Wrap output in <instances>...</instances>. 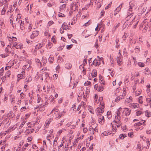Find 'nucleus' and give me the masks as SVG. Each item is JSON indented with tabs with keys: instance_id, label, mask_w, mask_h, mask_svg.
I'll list each match as a JSON object with an SVG mask.
<instances>
[{
	"instance_id": "nucleus-1",
	"label": "nucleus",
	"mask_w": 151,
	"mask_h": 151,
	"mask_svg": "<svg viewBox=\"0 0 151 151\" xmlns=\"http://www.w3.org/2000/svg\"><path fill=\"white\" fill-rule=\"evenodd\" d=\"M53 113H54L53 116L56 120L60 119L62 116H63V114H60L59 110L56 108H55L52 109L50 114H52Z\"/></svg>"
},
{
	"instance_id": "nucleus-2",
	"label": "nucleus",
	"mask_w": 151,
	"mask_h": 151,
	"mask_svg": "<svg viewBox=\"0 0 151 151\" xmlns=\"http://www.w3.org/2000/svg\"><path fill=\"white\" fill-rule=\"evenodd\" d=\"M104 105H101V107L100 108L98 107L96 110V111L97 114V115H101V113L102 114L104 111Z\"/></svg>"
},
{
	"instance_id": "nucleus-3",
	"label": "nucleus",
	"mask_w": 151,
	"mask_h": 151,
	"mask_svg": "<svg viewBox=\"0 0 151 151\" xmlns=\"http://www.w3.org/2000/svg\"><path fill=\"white\" fill-rule=\"evenodd\" d=\"M78 2H73L71 4V9L73 11H74L78 9Z\"/></svg>"
},
{
	"instance_id": "nucleus-4",
	"label": "nucleus",
	"mask_w": 151,
	"mask_h": 151,
	"mask_svg": "<svg viewBox=\"0 0 151 151\" xmlns=\"http://www.w3.org/2000/svg\"><path fill=\"white\" fill-rule=\"evenodd\" d=\"M124 110L123 111V112H124L125 115L126 116H129L131 112V110L127 108H124Z\"/></svg>"
},
{
	"instance_id": "nucleus-5",
	"label": "nucleus",
	"mask_w": 151,
	"mask_h": 151,
	"mask_svg": "<svg viewBox=\"0 0 151 151\" xmlns=\"http://www.w3.org/2000/svg\"><path fill=\"white\" fill-rule=\"evenodd\" d=\"M39 32L37 31H34L33 32L32 34L30 36V38L33 39L35 37H37L38 35Z\"/></svg>"
},
{
	"instance_id": "nucleus-6",
	"label": "nucleus",
	"mask_w": 151,
	"mask_h": 151,
	"mask_svg": "<svg viewBox=\"0 0 151 151\" xmlns=\"http://www.w3.org/2000/svg\"><path fill=\"white\" fill-rule=\"evenodd\" d=\"M129 8L128 10V13L130 15H131L132 14V9L133 8V6H134L132 4H129Z\"/></svg>"
},
{
	"instance_id": "nucleus-7",
	"label": "nucleus",
	"mask_w": 151,
	"mask_h": 151,
	"mask_svg": "<svg viewBox=\"0 0 151 151\" xmlns=\"http://www.w3.org/2000/svg\"><path fill=\"white\" fill-rule=\"evenodd\" d=\"M137 43H139V45L137 46L134 49V50L135 52L136 53H138L140 51L139 49L140 47L141 46V45L140 44V43L139 42H137Z\"/></svg>"
},
{
	"instance_id": "nucleus-8",
	"label": "nucleus",
	"mask_w": 151,
	"mask_h": 151,
	"mask_svg": "<svg viewBox=\"0 0 151 151\" xmlns=\"http://www.w3.org/2000/svg\"><path fill=\"white\" fill-rule=\"evenodd\" d=\"M44 106H45V105H40V106H38L37 107H36V109H37V108H38V110L37 111H43L44 110Z\"/></svg>"
},
{
	"instance_id": "nucleus-9",
	"label": "nucleus",
	"mask_w": 151,
	"mask_h": 151,
	"mask_svg": "<svg viewBox=\"0 0 151 151\" xmlns=\"http://www.w3.org/2000/svg\"><path fill=\"white\" fill-rule=\"evenodd\" d=\"M98 121L99 122V123L102 124V122H101L102 121H103L104 120L103 122H104V117L103 116H99L98 118Z\"/></svg>"
},
{
	"instance_id": "nucleus-10",
	"label": "nucleus",
	"mask_w": 151,
	"mask_h": 151,
	"mask_svg": "<svg viewBox=\"0 0 151 151\" xmlns=\"http://www.w3.org/2000/svg\"><path fill=\"white\" fill-rule=\"evenodd\" d=\"M124 98V97L123 95H120L116 98L115 99V101L116 102H117L120 100V99H122Z\"/></svg>"
},
{
	"instance_id": "nucleus-11",
	"label": "nucleus",
	"mask_w": 151,
	"mask_h": 151,
	"mask_svg": "<svg viewBox=\"0 0 151 151\" xmlns=\"http://www.w3.org/2000/svg\"><path fill=\"white\" fill-rule=\"evenodd\" d=\"M116 62L117 63L118 65L120 66L121 65V63L122 62V60L121 58L119 56H117L116 58Z\"/></svg>"
},
{
	"instance_id": "nucleus-12",
	"label": "nucleus",
	"mask_w": 151,
	"mask_h": 151,
	"mask_svg": "<svg viewBox=\"0 0 151 151\" xmlns=\"http://www.w3.org/2000/svg\"><path fill=\"white\" fill-rule=\"evenodd\" d=\"M24 73H25L24 71H22V73L19 74L17 75L18 78H19V79H21L22 78H23V77H24L23 74H24Z\"/></svg>"
},
{
	"instance_id": "nucleus-13",
	"label": "nucleus",
	"mask_w": 151,
	"mask_h": 151,
	"mask_svg": "<svg viewBox=\"0 0 151 151\" xmlns=\"http://www.w3.org/2000/svg\"><path fill=\"white\" fill-rule=\"evenodd\" d=\"M42 62L43 63V65L45 66L47 62V59L45 57H42Z\"/></svg>"
},
{
	"instance_id": "nucleus-14",
	"label": "nucleus",
	"mask_w": 151,
	"mask_h": 151,
	"mask_svg": "<svg viewBox=\"0 0 151 151\" xmlns=\"http://www.w3.org/2000/svg\"><path fill=\"white\" fill-rule=\"evenodd\" d=\"M32 78L31 76H27L25 80V82H30L32 80Z\"/></svg>"
},
{
	"instance_id": "nucleus-15",
	"label": "nucleus",
	"mask_w": 151,
	"mask_h": 151,
	"mask_svg": "<svg viewBox=\"0 0 151 151\" xmlns=\"http://www.w3.org/2000/svg\"><path fill=\"white\" fill-rule=\"evenodd\" d=\"M53 119V118H51L48 119L47 120H46L45 122L46 125H48L52 121Z\"/></svg>"
},
{
	"instance_id": "nucleus-16",
	"label": "nucleus",
	"mask_w": 151,
	"mask_h": 151,
	"mask_svg": "<svg viewBox=\"0 0 151 151\" xmlns=\"http://www.w3.org/2000/svg\"><path fill=\"white\" fill-rule=\"evenodd\" d=\"M72 65L71 64H70L69 63H67L65 66V68H67V69H70L71 68Z\"/></svg>"
},
{
	"instance_id": "nucleus-17",
	"label": "nucleus",
	"mask_w": 151,
	"mask_h": 151,
	"mask_svg": "<svg viewBox=\"0 0 151 151\" xmlns=\"http://www.w3.org/2000/svg\"><path fill=\"white\" fill-rule=\"evenodd\" d=\"M97 71L96 70H94L93 71V72L91 73V76L93 77H95L97 76Z\"/></svg>"
},
{
	"instance_id": "nucleus-18",
	"label": "nucleus",
	"mask_w": 151,
	"mask_h": 151,
	"mask_svg": "<svg viewBox=\"0 0 151 151\" xmlns=\"http://www.w3.org/2000/svg\"><path fill=\"white\" fill-rule=\"evenodd\" d=\"M43 45L42 44H38L35 47V48L36 49H38L42 47Z\"/></svg>"
},
{
	"instance_id": "nucleus-19",
	"label": "nucleus",
	"mask_w": 151,
	"mask_h": 151,
	"mask_svg": "<svg viewBox=\"0 0 151 151\" xmlns=\"http://www.w3.org/2000/svg\"><path fill=\"white\" fill-rule=\"evenodd\" d=\"M143 121H141V122H139L137 123H136L135 124L134 126L137 125L138 126H140L142 125V124H143L144 122H145V121H144L143 122Z\"/></svg>"
},
{
	"instance_id": "nucleus-20",
	"label": "nucleus",
	"mask_w": 151,
	"mask_h": 151,
	"mask_svg": "<svg viewBox=\"0 0 151 151\" xmlns=\"http://www.w3.org/2000/svg\"><path fill=\"white\" fill-rule=\"evenodd\" d=\"M93 64L95 66H96L98 65H99L100 64L98 63L96 59H95L93 62Z\"/></svg>"
},
{
	"instance_id": "nucleus-21",
	"label": "nucleus",
	"mask_w": 151,
	"mask_h": 151,
	"mask_svg": "<svg viewBox=\"0 0 151 151\" xmlns=\"http://www.w3.org/2000/svg\"><path fill=\"white\" fill-rule=\"evenodd\" d=\"M35 61L39 66H41L42 65L41 63L40 62V60L38 59H35Z\"/></svg>"
},
{
	"instance_id": "nucleus-22",
	"label": "nucleus",
	"mask_w": 151,
	"mask_h": 151,
	"mask_svg": "<svg viewBox=\"0 0 151 151\" xmlns=\"http://www.w3.org/2000/svg\"><path fill=\"white\" fill-rule=\"evenodd\" d=\"M99 80L101 81L100 82L101 83V84H103V85H104L105 83L104 81H103V78L102 77V76H100L99 77Z\"/></svg>"
},
{
	"instance_id": "nucleus-23",
	"label": "nucleus",
	"mask_w": 151,
	"mask_h": 151,
	"mask_svg": "<svg viewBox=\"0 0 151 151\" xmlns=\"http://www.w3.org/2000/svg\"><path fill=\"white\" fill-rule=\"evenodd\" d=\"M20 28L21 30H23L24 29V22H22L21 21V23L20 24Z\"/></svg>"
},
{
	"instance_id": "nucleus-24",
	"label": "nucleus",
	"mask_w": 151,
	"mask_h": 151,
	"mask_svg": "<svg viewBox=\"0 0 151 151\" xmlns=\"http://www.w3.org/2000/svg\"><path fill=\"white\" fill-rule=\"evenodd\" d=\"M45 74L42 75V76H43L44 78L46 79L47 78L49 77V74L47 73H46L45 72Z\"/></svg>"
},
{
	"instance_id": "nucleus-25",
	"label": "nucleus",
	"mask_w": 151,
	"mask_h": 151,
	"mask_svg": "<svg viewBox=\"0 0 151 151\" xmlns=\"http://www.w3.org/2000/svg\"><path fill=\"white\" fill-rule=\"evenodd\" d=\"M7 0H2L0 2V6H2L3 4L7 3Z\"/></svg>"
},
{
	"instance_id": "nucleus-26",
	"label": "nucleus",
	"mask_w": 151,
	"mask_h": 151,
	"mask_svg": "<svg viewBox=\"0 0 151 151\" xmlns=\"http://www.w3.org/2000/svg\"><path fill=\"white\" fill-rule=\"evenodd\" d=\"M64 119H62L61 120L60 123L57 124L56 126L58 127H59L62 126L63 125L62 123L63 122H64Z\"/></svg>"
},
{
	"instance_id": "nucleus-27",
	"label": "nucleus",
	"mask_w": 151,
	"mask_h": 151,
	"mask_svg": "<svg viewBox=\"0 0 151 151\" xmlns=\"http://www.w3.org/2000/svg\"><path fill=\"white\" fill-rule=\"evenodd\" d=\"M122 7V4H120L115 9L117 12H119L121 9V8Z\"/></svg>"
},
{
	"instance_id": "nucleus-28",
	"label": "nucleus",
	"mask_w": 151,
	"mask_h": 151,
	"mask_svg": "<svg viewBox=\"0 0 151 151\" xmlns=\"http://www.w3.org/2000/svg\"><path fill=\"white\" fill-rule=\"evenodd\" d=\"M53 57H51L50 56V57L49 58V62L50 63H53Z\"/></svg>"
},
{
	"instance_id": "nucleus-29",
	"label": "nucleus",
	"mask_w": 151,
	"mask_h": 151,
	"mask_svg": "<svg viewBox=\"0 0 151 151\" xmlns=\"http://www.w3.org/2000/svg\"><path fill=\"white\" fill-rule=\"evenodd\" d=\"M137 64L139 66L141 67H143L145 66V64L143 63L138 62Z\"/></svg>"
},
{
	"instance_id": "nucleus-30",
	"label": "nucleus",
	"mask_w": 151,
	"mask_h": 151,
	"mask_svg": "<svg viewBox=\"0 0 151 151\" xmlns=\"http://www.w3.org/2000/svg\"><path fill=\"white\" fill-rule=\"evenodd\" d=\"M120 118L121 117L120 116H115V119H116V120H117V122H119V123H120Z\"/></svg>"
},
{
	"instance_id": "nucleus-31",
	"label": "nucleus",
	"mask_w": 151,
	"mask_h": 151,
	"mask_svg": "<svg viewBox=\"0 0 151 151\" xmlns=\"http://www.w3.org/2000/svg\"><path fill=\"white\" fill-rule=\"evenodd\" d=\"M58 15L59 17H64L65 16V14L60 12H59Z\"/></svg>"
},
{
	"instance_id": "nucleus-32",
	"label": "nucleus",
	"mask_w": 151,
	"mask_h": 151,
	"mask_svg": "<svg viewBox=\"0 0 151 151\" xmlns=\"http://www.w3.org/2000/svg\"><path fill=\"white\" fill-rule=\"evenodd\" d=\"M142 112L141 111H138L136 112V115L137 116H138L142 114Z\"/></svg>"
},
{
	"instance_id": "nucleus-33",
	"label": "nucleus",
	"mask_w": 151,
	"mask_h": 151,
	"mask_svg": "<svg viewBox=\"0 0 151 151\" xmlns=\"http://www.w3.org/2000/svg\"><path fill=\"white\" fill-rule=\"evenodd\" d=\"M22 46V44L18 43L17 46H16V48L17 49H21Z\"/></svg>"
},
{
	"instance_id": "nucleus-34",
	"label": "nucleus",
	"mask_w": 151,
	"mask_h": 151,
	"mask_svg": "<svg viewBox=\"0 0 151 151\" xmlns=\"http://www.w3.org/2000/svg\"><path fill=\"white\" fill-rule=\"evenodd\" d=\"M15 98V97L14 96H11V102L12 104H14V99Z\"/></svg>"
},
{
	"instance_id": "nucleus-35",
	"label": "nucleus",
	"mask_w": 151,
	"mask_h": 151,
	"mask_svg": "<svg viewBox=\"0 0 151 151\" xmlns=\"http://www.w3.org/2000/svg\"><path fill=\"white\" fill-rule=\"evenodd\" d=\"M127 136L126 134H121L119 136V138L120 139L122 138V137L124 138Z\"/></svg>"
},
{
	"instance_id": "nucleus-36",
	"label": "nucleus",
	"mask_w": 151,
	"mask_h": 151,
	"mask_svg": "<svg viewBox=\"0 0 151 151\" xmlns=\"http://www.w3.org/2000/svg\"><path fill=\"white\" fill-rule=\"evenodd\" d=\"M104 90V87L103 86L101 85L99 86V91H101Z\"/></svg>"
},
{
	"instance_id": "nucleus-37",
	"label": "nucleus",
	"mask_w": 151,
	"mask_h": 151,
	"mask_svg": "<svg viewBox=\"0 0 151 151\" xmlns=\"http://www.w3.org/2000/svg\"><path fill=\"white\" fill-rule=\"evenodd\" d=\"M142 99V96H140L139 98L138 101H139V102L140 104H142L143 102Z\"/></svg>"
},
{
	"instance_id": "nucleus-38",
	"label": "nucleus",
	"mask_w": 151,
	"mask_h": 151,
	"mask_svg": "<svg viewBox=\"0 0 151 151\" xmlns=\"http://www.w3.org/2000/svg\"><path fill=\"white\" fill-rule=\"evenodd\" d=\"M145 114L146 116H147L148 117H149L150 116V115L151 114L150 113L148 112L147 110L145 112Z\"/></svg>"
},
{
	"instance_id": "nucleus-39",
	"label": "nucleus",
	"mask_w": 151,
	"mask_h": 151,
	"mask_svg": "<svg viewBox=\"0 0 151 151\" xmlns=\"http://www.w3.org/2000/svg\"><path fill=\"white\" fill-rule=\"evenodd\" d=\"M11 74L10 72V71H8L5 74V77H9Z\"/></svg>"
},
{
	"instance_id": "nucleus-40",
	"label": "nucleus",
	"mask_w": 151,
	"mask_h": 151,
	"mask_svg": "<svg viewBox=\"0 0 151 151\" xmlns=\"http://www.w3.org/2000/svg\"><path fill=\"white\" fill-rule=\"evenodd\" d=\"M4 70L3 68H2L0 70V76H2L3 75V72Z\"/></svg>"
},
{
	"instance_id": "nucleus-41",
	"label": "nucleus",
	"mask_w": 151,
	"mask_h": 151,
	"mask_svg": "<svg viewBox=\"0 0 151 151\" xmlns=\"http://www.w3.org/2000/svg\"><path fill=\"white\" fill-rule=\"evenodd\" d=\"M29 95L30 99H34L32 91V92L31 93H29Z\"/></svg>"
},
{
	"instance_id": "nucleus-42",
	"label": "nucleus",
	"mask_w": 151,
	"mask_h": 151,
	"mask_svg": "<svg viewBox=\"0 0 151 151\" xmlns=\"http://www.w3.org/2000/svg\"><path fill=\"white\" fill-rule=\"evenodd\" d=\"M119 41V39L116 38L115 40V42H116V47H117V48H118V47L119 46L118 44H118Z\"/></svg>"
},
{
	"instance_id": "nucleus-43",
	"label": "nucleus",
	"mask_w": 151,
	"mask_h": 151,
	"mask_svg": "<svg viewBox=\"0 0 151 151\" xmlns=\"http://www.w3.org/2000/svg\"><path fill=\"white\" fill-rule=\"evenodd\" d=\"M58 75L57 74H54L53 76V79L54 80H55L58 77Z\"/></svg>"
},
{
	"instance_id": "nucleus-44",
	"label": "nucleus",
	"mask_w": 151,
	"mask_h": 151,
	"mask_svg": "<svg viewBox=\"0 0 151 151\" xmlns=\"http://www.w3.org/2000/svg\"><path fill=\"white\" fill-rule=\"evenodd\" d=\"M26 66H28V68H27V70L30 67L29 65H28V64H27V65H25L24 66H23V69L25 70L27 68V67H26Z\"/></svg>"
},
{
	"instance_id": "nucleus-45",
	"label": "nucleus",
	"mask_w": 151,
	"mask_h": 151,
	"mask_svg": "<svg viewBox=\"0 0 151 151\" xmlns=\"http://www.w3.org/2000/svg\"><path fill=\"white\" fill-rule=\"evenodd\" d=\"M20 96L22 99H23L25 96V95L23 92H22L20 94Z\"/></svg>"
},
{
	"instance_id": "nucleus-46",
	"label": "nucleus",
	"mask_w": 151,
	"mask_h": 151,
	"mask_svg": "<svg viewBox=\"0 0 151 151\" xmlns=\"http://www.w3.org/2000/svg\"><path fill=\"white\" fill-rule=\"evenodd\" d=\"M55 36H53L51 38V41L54 43H56V41L55 39Z\"/></svg>"
},
{
	"instance_id": "nucleus-47",
	"label": "nucleus",
	"mask_w": 151,
	"mask_h": 151,
	"mask_svg": "<svg viewBox=\"0 0 151 151\" xmlns=\"http://www.w3.org/2000/svg\"><path fill=\"white\" fill-rule=\"evenodd\" d=\"M91 84V83L90 81H87L84 83V85L85 86H88L90 85Z\"/></svg>"
},
{
	"instance_id": "nucleus-48",
	"label": "nucleus",
	"mask_w": 151,
	"mask_h": 151,
	"mask_svg": "<svg viewBox=\"0 0 151 151\" xmlns=\"http://www.w3.org/2000/svg\"><path fill=\"white\" fill-rule=\"evenodd\" d=\"M63 146V143H62L58 146V150L59 151L60 150L61 148Z\"/></svg>"
},
{
	"instance_id": "nucleus-49",
	"label": "nucleus",
	"mask_w": 151,
	"mask_h": 151,
	"mask_svg": "<svg viewBox=\"0 0 151 151\" xmlns=\"http://www.w3.org/2000/svg\"><path fill=\"white\" fill-rule=\"evenodd\" d=\"M26 107H23L21 108L20 111H25L26 110Z\"/></svg>"
},
{
	"instance_id": "nucleus-50",
	"label": "nucleus",
	"mask_w": 151,
	"mask_h": 151,
	"mask_svg": "<svg viewBox=\"0 0 151 151\" xmlns=\"http://www.w3.org/2000/svg\"><path fill=\"white\" fill-rule=\"evenodd\" d=\"M61 28L63 29V30H67L69 29V28L68 27H64L62 26L61 27Z\"/></svg>"
},
{
	"instance_id": "nucleus-51",
	"label": "nucleus",
	"mask_w": 151,
	"mask_h": 151,
	"mask_svg": "<svg viewBox=\"0 0 151 151\" xmlns=\"http://www.w3.org/2000/svg\"><path fill=\"white\" fill-rule=\"evenodd\" d=\"M9 12L10 13L12 12L13 11V10H12V5L10 6L9 7Z\"/></svg>"
},
{
	"instance_id": "nucleus-52",
	"label": "nucleus",
	"mask_w": 151,
	"mask_h": 151,
	"mask_svg": "<svg viewBox=\"0 0 151 151\" xmlns=\"http://www.w3.org/2000/svg\"><path fill=\"white\" fill-rule=\"evenodd\" d=\"M66 4H63L61 6L60 9H64L66 7Z\"/></svg>"
},
{
	"instance_id": "nucleus-53",
	"label": "nucleus",
	"mask_w": 151,
	"mask_h": 151,
	"mask_svg": "<svg viewBox=\"0 0 151 151\" xmlns=\"http://www.w3.org/2000/svg\"><path fill=\"white\" fill-rule=\"evenodd\" d=\"M89 130L90 131H92V133H93V134H94V129L93 128V127H91V128H90L89 129Z\"/></svg>"
},
{
	"instance_id": "nucleus-54",
	"label": "nucleus",
	"mask_w": 151,
	"mask_h": 151,
	"mask_svg": "<svg viewBox=\"0 0 151 151\" xmlns=\"http://www.w3.org/2000/svg\"><path fill=\"white\" fill-rule=\"evenodd\" d=\"M4 4V8L7 9L8 8V3H7H7H6Z\"/></svg>"
},
{
	"instance_id": "nucleus-55",
	"label": "nucleus",
	"mask_w": 151,
	"mask_h": 151,
	"mask_svg": "<svg viewBox=\"0 0 151 151\" xmlns=\"http://www.w3.org/2000/svg\"><path fill=\"white\" fill-rule=\"evenodd\" d=\"M98 41V40L97 39L96 42L95 44V47H96V48L98 47V44L97 42Z\"/></svg>"
},
{
	"instance_id": "nucleus-56",
	"label": "nucleus",
	"mask_w": 151,
	"mask_h": 151,
	"mask_svg": "<svg viewBox=\"0 0 151 151\" xmlns=\"http://www.w3.org/2000/svg\"><path fill=\"white\" fill-rule=\"evenodd\" d=\"M72 45H67V48L68 49H70L72 47Z\"/></svg>"
},
{
	"instance_id": "nucleus-57",
	"label": "nucleus",
	"mask_w": 151,
	"mask_h": 151,
	"mask_svg": "<svg viewBox=\"0 0 151 151\" xmlns=\"http://www.w3.org/2000/svg\"><path fill=\"white\" fill-rule=\"evenodd\" d=\"M148 25L147 24H146L145 25V27L144 29H145V30H146L148 28Z\"/></svg>"
},
{
	"instance_id": "nucleus-58",
	"label": "nucleus",
	"mask_w": 151,
	"mask_h": 151,
	"mask_svg": "<svg viewBox=\"0 0 151 151\" xmlns=\"http://www.w3.org/2000/svg\"><path fill=\"white\" fill-rule=\"evenodd\" d=\"M128 135L129 137H132V136H133V133L131 132L128 133Z\"/></svg>"
},
{
	"instance_id": "nucleus-59",
	"label": "nucleus",
	"mask_w": 151,
	"mask_h": 151,
	"mask_svg": "<svg viewBox=\"0 0 151 151\" xmlns=\"http://www.w3.org/2000/svg\"><path fill=\"white\" fill-rule=\"evenodd\" d=\"M86 63H87V60L86 59H84L83 61V65L84 66L85 65Z\"/></svg>"
},
{
	"instance_id": "nucleus-60",
	"label": "nucleus",
	"mask_w": 151,
	"mask_h": 151,
	"mask_svg": "<svg viewBox=\"0 0 151 151\" xmlns=\"http://www.w3.org/2000/svg\"><path fill=\"white\" fill-rule=\"evenodd\" d=\"M145 70H146L145 71V72L144 73H145V74H146L147 73H146V72H149H149H150L149 69L148 68H146L145 69Z\"/></svg>"
},
{
	"instance_id": "nucleus-61",
	"label": "nucleus",
	"mask_w": 151,
	"mask_h": 151,
	"mask_svg": "<svg viewBox=\"0 0 151 151\" xmlns=\"http://www.w3.org/2000/svg\"><path fill=\"white\" fill-rule=\"evenodd\" d=\"M25 121H23L22 123H21V124L20 126V127H22L23 126L24 124L25 123Z\"/></svg>"
},
{
	"instance_id": "nucleus-62",
	"label": "nucleus",
	"mask_w": 151,
	"mask_h": 151,
	"mask_svg": "<svg viewBox=\"0 0 151 151\" xmlns=\"http://www.w3.org/2000/svg\"><path fill=\"white\" fill-rule=\"evenodd\" d=\"M119 24H120V23H118V24H117L116 25V26H115L114 27V28L115 29H116L117 28L119 27Z\"/></svg>"
},
{
	"instance_id": "nucleus-63",
	"label": "nucleus",
	"mask_w": 151,
	"mask_h": 151,
	"mask_svg": "<svg viewBox=\"0 0 151 151\" xmlns=\"http://www.w3.org/2000/svg\"><path fill=\"white\" fill-rule=\"evenodd\" d=\"M68 38L69 39H70L71 38V37L72 36V34H68Z\"/></svg>"
},
{
	"instance_id": "nucleus-64",
	"label": "nucleus",
	"mask_w": 151,
	"mask_h": 151,
	"mask_svg": "<svg viewBox=\"0 0 151 151\" xmlns=\"http://www.w3.org/2000/svg\"><path fill=\"white\" fill-rule=\"evenodd\" d=\"M17 44L18 43H17L16 42H14V43H13V46L14 47H15L16 48V46H17Z\"/></svg>"
}]
</instances>
